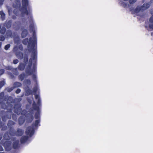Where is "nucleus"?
Segmentation results:
<instances>
[{"mask_svg":"<svg viewBox=\"0 0 153 153\" xmlns=\"http://www.w3.org/2000/svg\"><path fill=\"white\" fill-rule=\"evenodd\" d=\"M22 7L20 0H15L13 4V7L15 9L13 13L16 15L20 13L21 18V22L19 24L25 26L30 23L29 29L30 32H33V37L30 38H26L22 41L25 45L28 43V49L32 53L27 66L26 67V72L29 74H32L36 71V61L37 58V39L36 35V27L33 21L31 7L29 4L28 0H22Z\"/></svg>","mask_w":153,"mask_h":153,"instance_id":"obj_1","label":"nucleus"},{"mask_svg":"<svg viewBox=\"0 0 153 153\" xmlns=\"http://www.w3.org/2000/svg\"><path fill=\"white\" fill-rule=\"evenodd\" d=\"M33 108H30L29 110L28 113H26V110H24L22 111L21 112V115L22 116H21L19 119V124L20 125H21L23 123L25 119L28 122L30 123L33 119V114L34 112V111H36L35 115V117L37 120L35 121V123L32 124L31 126H29L26 129V134L30 137H31L33 134L35 129H37L38 126H40L39 124L40 123V120L39 119L40 116V110L39 106H37L35 102L33 101Z\"/></svg>","mask_w":153,"mask_h":153,"instance_id":"obj_2","label":"nucleus"},{"mask_svg":"<svg viewBox=\"0 0 153 153\" xmlns=\"http://www.w3.org/2000/svg\"><path fill=\"white\" fill-rule=\"evenodd\" d=\"M4 95V93L2 92L0 94V104L1 107L4 109H7V113L6 116L2 117V120L3 121H5L8 119H10L11 118V115L12 114V111L13 110V100L11 97L8 98L7 102V104L2 102V101Z\"/></svg>","mask_w":153,"mask_h":153,"instance_id":"obj_3","label":"nucleus"},{"mask_svg":"<svg viewBox=\"0 0 153 153\" xmlns=\"http://www.w3.org/2000/svg\"><path fill=\"white\" fill-rule=\"evenodd\" d=\"M11 139L14 141L13 144V147L14 149H16L18 147V145L19 143V140H16L15 138H12L10 137L8 133H6L4 136L3 139L1 140V143L2 144L6 151H9L11 149V142L8 140Z\"/></svg>","mask_w":153,"mask_h":153,"instance_id":"obj_4","label":"nucleus"},{"mask_svg":"<svg viewBox=\"0 0 153 153\" xmlns=\"http://www.w3.org/2000/svg\"><path fill=\"white\" fill-rule=\"evenodd\" d=\"M153 3V0H151L150 2L145 3L141 6H137L134 10V12L136 13H141L143 11L148 9L151 3Z\"/></svg>","mask_w":153,"mask_h":153,"instance_id":"obj_5","label":"nucleus"},{"mask_svg":"<svg viewBox=\"0 0 153 153\" xmlns=\"http://www.w3.org/2000/svg\"><path fill=\"white\" fill-rule=\"evenodd\" d=\"M19 50L22 51L23 48L22 46L21 45L18 47L17 46H15L13 49V51L15 52L16 57L19 59H22L23 57V54L22 53L19 51Z\"/></svg>","mask_w":153,"mask_h":153,"instance_id":"obj_6","label":"nucleus"},{"mask_svg":"<svg viewBox=\"0 0 153 153\" xmlns=\"http://www.w3.org/2000/svg\"><path fill=\"white\" fill-rule=\"evenodd\" d=\"M36 71H37V67H36V71L33 72L32 74H29L28 73H27L26 72V68L25 69V72L26 74H27L28 75H32V78L33 80L35 82L36 84V85L33 88V92L34 94H35L36 91L39 89V87L37 85V80L36 79L37 76L36 75Z\"/></svg>","mask_w":153,"mask_h":153,"instance_id":"obj_7","label":"nucleus"},{"mask_svg":"<svg viewBox=\"0 0 153 153\" xmlns=\"http://www.w3.org/2000/svg\"><path fill=\"white\" fill-rule=\"evenodd\" d=\"M24 133V131L21 129H17L16 131L14 130V129L11 128L9 134L10 137L12 136H14L15 135L17 136H22Z\"/></svg>","mask_w":153,"mask_h":153,"instance_id":"obj_8","label":"nucleus"},{"mask_svg":"<svg viewBox=\"0 0 153 153\" xmlns=\"http://www.w3.org/2000/svg\"><path fill=\"white\" fill-rule=\"evenodd\" d=\"M19 104L15 105L13 108L14 111L18 114H19L21 112V108Z\"/></svg>","mask_w":153,"mask_h":153,"instance_id":"obj_9","label":"nucleus"},{"mask_svg":"<svg viewBox=\"0 0 153 153\" xmlns=\"http://www.w3.org/2000/svg\"><path fill=\"white\" fill-rule=\"evenodd\" d=\"M24 89L26 93V95L28 96L32 94L33 91L32 90L30 89L28 86H27L26 87H25Z\"/></svg>","mask_w":153,"mask_h":153,"instance_id":"obj_10","label":"nucleus"},{"mask_svg":"<svg viewBox=\"0 0 153 153\" xmlns=\"http://www.w3.org/2000/svg\"><path fill=\"white\" fill-rule=\"evenodd\" d=\"M14 43L16 44L17 45L16 46H17L19 47V46L21 45L20 44L21 43V41L19 36H17L14 37Z\"/></svg>","mask_w":153,"mask_h":153,"instance_id":"obj_11","label":"nucleus"},{"mask_svg":"<svg viewBox=\"0 0 153 153\" xmlns=\"http://www.w3.org/2000/svg\"><path fill=\"white\" fill-rule=\"evenodd\" d=\"M29 142L28 137L27 136H23L21 138V142L22 143H28Z\"/></svg>","mask_w":153,"mask_h":153,"instance_id":"obj_12","label":"nucleus"},{"mask_svg":"<svg viewBox=\"0 0 153 153\" xmlns=\"http://www.w3.org/2000/svg\"><path fill=\"white\" fill-rule=\"evenodd\" d=\"M6 69L7 70H12L13 73H15L14 74L16 75H17L18 74L17 68L14 69H13L11 66H8L6 67Z\"/></svg>","mask_w":153,"mask_h":153,"instance_id":"obj_13","label":"nucleus"},{"mask_svg":"<svg viewBox=\"0 0 153 153\" xmlns=\"http://www.w3.org/2000/svg\"><path fill=\"white\" fill-rule=\"evenodd\" d=\"M119 4L120 5L125 8L128 7L130 6L128 4L126 3L123 1H120L119 2Z\"/></svg>","mask_w":153,"mask_h":153,"instance_id":"obj_14","label":"nucleus"},{"mask_svg":"<svg viewBox=\"0 0 153 153\" xmlns=\"http://www.w3.org/2000/svg\"><path fill=\"white\" fill-rule=\"evenodd\" d=\"M31 82L30 80L29 79H25L23 82L24 85H26L27 86L30 85L31 84Z\"/></svg>","mask_w":153,"mask_h":153,"instance_id":"obj_15","label":"nucleus"},{"mask_svg":"<svg viewBox=\"0 0 153 153\" xmlns=\"http://www.w3.org/2000/svg\"><path fill=\"white\" fill-rule=\"evenodd\" d=\"M22 84L18 82H16L13 84V87L14 88L20 87L22 86Z\"/></svg>","mask_w":153,"mask_h":153,"instance_id":"obj_16","label":"nucleus"},{"mask_svg":"<svg viewBox=\"0 0 153 153\" xmlns=\"http://www.w3.org/2000/svg\"><path fill=\"white\" fill-rule=\"evenodd\" d=\"M35 99L37 100H38L37 103L38 105L39 106H40L41 103V100L39 97V96L37 94H35Z\"/></svg>","mask_w":153,"mask_h":153,"instance_id":"obj_17","label":"nucleus"},{"mask_svg":"<svg viewBox=\"0 0 153 153\" xmlns=\"http://www.w3.org/2000/svg\"><path fill=\"white\" fill-rule=\"evenodd\" d=\"M27 34V31L26 30H23L21 36L22 38L25 37Z\"/></svg>","mask_w":153,"mask_h":153,"instance_id":"obj_18","label":"nucleus"},{"mask_svg":"<svg viewBox=\"0 0 153 153\" xmlns=\"http://www.w3.org/2000/svg\"><path fill=\"white\" fill-rule=\"evenodd\" d=\"M146 28L149 30H153V24H149L148 26L145 25Z\"/></svg>","mask_w":153,"mask_h":153,"instance_id":"obj_19","label":"nucleus"},{"mask_svg":"<svg viewBox=\"0 0 153 153\" xmlns=\"http://www.w3.org/2000/svg\"><path fill=\"white\" fill-rule=\"evenodd\" d=\"M25 68V65L23 63H20L19 65V66L18 68L19 70L21 71H23L24 70Z\"/></svg>","mask_w":153,"mask_h":153,"instance_id":"obj_20","label":"nucleus"},{"mask_svg":"<svg viewBox=\"0 0 153 153\" xmlns=\"http://www.w3.org/2000/svg\"><path fill=\"white\" fill-rule=\"evenodd\" d=\"M12 22V20H9L7 22H6V23L5 24V25H4L7 28H9L11 27Z\"/></svg>","mask_w":153,"mask_h":153,"instance_id":"obj_21","label":"nucleus"},{"mask_svg":"<svg viewBox=\"0 0 153 153\" xmlns=\"http://www.w3.org/2000/svg\"><path fill=\"white\" fill-rule=\"evenodd\" d=\"M12 35V33L11 30H8L7 31L6 36H7V37H11Z\"/></svg>","mask_w":153,"mask_h":153,"instance_id":"obj_22","label":"nucleus"},{"mask_svg":"<svg viewBox=\"0 0 153 153\" xmlns=\"http://www.w3.org/2000/svg\"><path fill=\"white\" fill-rule=\"evenodd\" d=\"M25 76L24 73H22L19 76V78L21 81H22L25 77Z\"/></svg>","mask_w":153,"mask_h":153,"instance_id":"obj_23","label":"nucleus"},{"mask_svg":"<svg viewBox=\"0 0 153 153\" xmlns=\"http://www.w3.org/2000/svg\"><path fill=\"white\" fill-rule=\"evenodd\" d=\"M0 15H1V18L2 20L5 19V14L2 11H0Z\"/></svg>","mask_w":153,"mask_h":153,"instance_id":"obj_24","label":"nucleus"},{"mask_svg":"<svg viewBox=\"0 0 153 153\" xmlns=\"http://www.w3.org/2000/svg\"><path fill=\"white\" fill-rule=\"evenodd\" d=\"M28 61V56L26 54L25 55L24 57V62L26 64V63H27V62Z\"/></svg>","mask_w":153,"mask_h":153,"instance_id":"obj_25","label":"nucleus"},{"mask_svg":"<svg viewBox=\"0 0 153 153\" xmlns=\"http://www.w3.org/2000/svg\"><path fill=\"white\" fill-rule=\"evenodd\" d=\"M15 124V123L12 121L10 120L9 121L7 125L8 127H10V126L13 125Z\"/></svg>","mask_w":153,"mask_h":153,"instance_id":"obj_26","label":"nucleus"},{"mask_svg":"<svg viewBox=\"0 0 153 153\" xmlns=\"http://www.w3.org/2000/svg\"><path fill=\"white\" fill-rule=\"evenodd\" d=\"M6 31V29L5 27H2L0 31L1 33L4 34Z\"/></svg>","mask_w":153,"mask_h":153,"instance_id":"obj_27","label":"nucleus"},{"mask_svg":"<svg viewBox=\"0 0 153 153\" xmlns=\"http://www.w3.org/2000/svg\"><path fill=\"white\" fill-rule=\"evenodd\" d=\"M14 88L13 87H11V88H8L6 89L7 90V91L9 92H10Z\"/></svg>","mask_w":153,"mask_h":153,"instance_id":"obj_28","label":"nucleus"},{"mask_svg":"<svg viewBox=\"0 0 153 153\" xmlns=\"http://www.w3.org/2000/svg\"><path fill=\"white\" fill-rule=\"evenodd\" d=\"M12 118L14 120H16L17 119V117L16 115L13 114L12 115Z\"/></svg>","mask_w":153,"mask_h":153,"instance_id":"obj_29","label":"nucleus"},{"mask_svg":"<svg viewBox=\"0 0 153 153\" xmlns=\"http://www.w3.org/2000/svg\"><path fill=\"white\" fill-rule=\"evenodd\" d=\"M137 0H129V2L130 4H133Z\"/></svg>","mask_w":153,"mask_h":153,"instance_id":"obj_30","label":"nucleus"},{"mask_svg":"<svg viewBox=\"0 0 153 153\" xmlns=\"http://www.w3.org/2000/svg\"><path fill=\"white\" fill-rule=\"evenodd\" d=\"M10 47V44H7L4 47V49L7 50L8 48Z\"/></svg>","mask_w":153,"mask_h":153,"instance_id":"obj_31","label":"nucleus"},{"mask_svg":"<svg viewBox=\"0 0 153 153\" xmlns=\"http://www.w3.org/2000/svg\"><path fill=\"white\" fill-rule=\"evenodd\" d=\"M149 21L150 23H153V15L150 17Z\"/></svg>","mask_w":153,"mask_h":153,"instance_id":"obj_32","label":"nucleus"},{"mask_svg":"<svg viewBox=\"0 0 153 153\" xmlns=\"http://www.w3.org/2000/svg\"><path fill=\"white\" fill-rule=\"evenodd\" d=\"M5 39L4 37L3 36H0V40L1 41H3Z\"/></svg>","mask_w":153,"mask_h":153,"instance_id":"obj_33","label":"nucleus"},{"mask_svg":"<svg viewBox=\"0 0 153 153\" xmlns=\"http://www.w3.org/2000/svg\"><path fill=\"white\" fill-rule=\"evenodd\" d=\"M19 62V60L18 59L14 60L13 61V63L14 64H16Z\"/></svg>","mask_w":153,"mask_h":153,"instance_id":"obj_34","label":"nucleus"},{"mask_svg":"<svg viewBox=\"0 0 153 153\" xmlns=\"http://www.w3.org/2000/svg\"><path fill=\"white\" fill-rule=\"evenodd\" d=\"M21 91V90L20 89L18 88L16 91V93L17 94H19L20 92Z\"/></svg>","mask_w":153,"mask_h":153,"instance_id":"obj_35","label":"nucleus"},{"mask_svg":"<svg viewBox=\"0 0 153 153\" xmlns=\"http://www.w3.org/2000/svg\"><path fill=\"white\" fill-rule=\"evenodd\" d=\"M4 72V70L3 69L0 70V75L2 74Z\"/></svg>","mask_w":153,"mask_h":153,"instance_id":"obj_36","label":"nucleus"},{"mask_svg":"<svg viewBox=\"0 0 153 153\" xmlns=\"http://www.w3.org/2000/svg\"><path fill=\"white\" fill-rule=\"evenodd\" d=\"M12 11V10H11V9H8V12L9 14V15H10V13Z\"/></svg>","mask_w":153,"mask_h":153,"instance_id":"obj_37","label":"nucleus"},{"mask_svg":"<svg viewBox=\"0 0 153 153\" xmlns=\"http://www.w3.org/2000/svg\"><path fill=\"white\" fill-rule=\"evenodd\" d=\"M27 100L28 101V102L30 104H31L32 102L31 100H29L28 98H27Z\"/></svg>","mask_w":153,"mask_h":153,"instance_id":"obj_38","label":"nucleus"},{"mask_svg":"<svg viewBox=\"0 0 153 153\" xmlns=\"http://www.w3.org/2000/svg\"><path fill=\"white\" fill-rule=\"evenodd\" d=\"M4 149L2 146H0V151H3Z\"/></svg>","mask_w":153,"mask_h":153,"instance_id":"obj_39","label":"nucleus"},{"mask_svg":"<svg viewBox=\"0 0 153 153\" xmlns=\"http://www.w3.org/2000/svg\"><path fill=\"white\" fill-rule=\"evenodd\" d=\"M4 0H0V5H1L3 4V2Z\"/></svg>","mask_w":153,"mask_h":153,"instance_id":"obj_40","label":"nucleus"},{"mask_svg":"<svg viewBox=\"0 0 153 153\" xmlns=\"http://www.w3.org/2000/svg\"><path fill=\"white\" fill-rule=\"evenodd\" d=\"M150 12L151 14H153V8L150 10Z\"/></svg>","mask_w":153,"mask_h":153,"instance_id":"obj_41","label":"nucleus"},{"mask_svg":"<svg viewBox=\"0 0 153 153\" xmlns=\"http://www.w3.org/2000/svg\"><path fill=\"white\" fill-rule=\"evenodd\" d=\"M12 18L13 19H16V17L15 16H13L12 17Z\"/></svg>","mask_w":153,"mask_h":153,"instance_id":"obj_42","label":"nucleus"},{"mask_svg":"<svg viewBox=\"0 0 153 153\" xmlns=\"http://www.w3.org/2000/svg\"><path fill=\"white\" fill-rule=\"evenodd\" d=\"M151 35L152 36H153V32L151 33Z\"/></svg>","mask_w":153,"mask_h":153,"instance_id":"obj_43","label":"nucleus"},{"mask_svg":"<svg viewBox=\"0 0 153 153\" xmlns=\"http://www.w3.org/2000/svg\"><path fill=\"white\" fill-rule=\"evenodd\" d=\"M1 42H0V48L1 47Z\"/></svg>","mask_w":153,"mask_h":153,"instance_id":"obj_44","label":"nucleus"},{"mask_svg":"<svg viewBox=\"0 0 153 153\" xmlns=\"http://www.w3.org/2000/svg\"><path fill=\"white\" fill-rule=\"evenodd\" d=\"M1 136H0V140H1Z\"/></svg>","mask_w":153,"mask_h":153,"instance_id":"obj_45","label":"nucleus"},{"mask_svg":"<svg viewBox=\"0 0 153 153\" xmlns=\"http://www.w3.org/2000/svg\"><path fill=\"white\" fill-rule=\"evenodd\" d=\"M0 106H1V108H3L1 106V105L0 104Z\"/></svg>","mask_w":153,"mask_h":153,"instance_id":"obj_46","label":"nucleus"},{"mask_svg":"<svg viewBox=\"0 0 153 153\" xmlns=\"http://www.w3.org/2000/svg\"><path fill=\"white\" fill-rule=\"evenodd\" d=\"M16 22H15V24H16Z\"/></svg>","mask_w":153,"mask_h":153,"instance_id":"obj_47","label":"nucleus"}]
</instances>
